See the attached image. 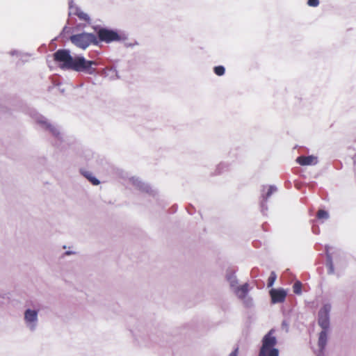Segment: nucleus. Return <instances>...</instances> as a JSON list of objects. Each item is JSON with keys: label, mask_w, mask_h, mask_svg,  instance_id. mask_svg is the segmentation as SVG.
<instances>
[{"label": "nucleus", "mask_w": 356, "mask_h": 356, "mask_svg": "<svg viewBox=\"0 0 356 356\" xmlns=\"http://www.w3.org/2000/svg\"><path fill=\"white\" fill-rule=\"evenodd\" d=\"M55 60L62 69L73 70L76 72H82L88 74L95 73L97 63L95 61L87 60L82 56L73 58L70 52L67 49L58 50L54 54Z\"/></svg>", "instance_id": "f257e3e1"}, {"label": "nucleus", "mask_w": 356, "mask_h": 356, "mask_svg": "<svg viewBox=\"0 0 356 356\" xmlns=\"http://www.w3.org/2000/svg\"><path fill=\"white\" fill-rule=\"evenodd\" d=\"M277 343L274 330H271L264 337L258 356H279V350L275 348Z\"/></svg>", "instance_id": "f03ea898"}, {"label": "nucleus", "mask_w": 356, "mask_h": 356, "mask_svg": "<svg viewBox=\"0 0 356 356\" xmlns=\"http://www.w3.org/2000/svg\"><path fill=\"white\" fill-rule=\"evenodd\" d=\"M31 116L42 128L49 131L56 138L63 140V134L57 125L50 123L44 116L35 111L32 112Z\"/></svg>", "instance_id": "7ed1b4c3"}, {"label": "nucleus", "mask_w": 356, "mask_h": 356, "mask_svg": "<svg viewBox=\"0 0 356 356\" xmlns=\"http://www.w3.org/2000/svg\"><path fill=\"white\" fill-rule=\"evenodd\" d=\"M70 40L76 47L83 49H86L90 44L97 42L95 35L88 33L72 35Z\"/></svg>", "instance_id": "20e7f679"}, {"label": "nucleus", "mask_w": 356, "mask_h": 356, "mask_svg": "<svg viewBox=\"0 0 356 356\" xmlns=\"http://www.w3.org/2000/svg\"><path fill=\"white\" fill-rule=\"evenodd\" d=\"M38 310L29 308L24 311V321L26 327L31 332L36 330L38 325Z\"/></svg>", "instance_id": "39448f33"}, {"label": "nucleus", "mask_w": 356, "mask_h": 356, "mask_svg": "<svg viewBox=\"0 0 356 356\" xmlns=\"http://www.w3.org/2000/svg\"><path fill=\"white\" fill-rule=\"evenodd\" d=\"M232 292L245 306L252 305V299L248 296L249 284L248 283L235 287Z\"/></svg>", "instance_id": "423d86ee"}, {"label": "nucleus", "mask_w": 356, "mask_h": 356, "mask_svg": "<svg viewBox=\"0 0 356 356\" xmlns=\"http://www.w3.org/2000/svg\"><path fill=\"white\" fill-rule=\"evenodd\" d=\"M331 305L325 304L318 312V324L323 330H327L330 325Z\"/></svg>", "instance_id": "0eeeda50"}, {"label": "nucleus", "mask_w": 356, "mask_h": 356, "mask_svg": "<svg viewBox=\"0 0 356 356\" xmlns=\"http://www.w3.org/2000/svg\"><path fill=\"white\" fill-rule=\"evenodd\" d=\"M97 33L99 40L107 43L121 39L120 35L116 31L107 29H100Z\"/></svg>", "instance_id": "6e6552de"}, {"label": "nucleus", "mask_w": 356, "mask_h": 356, "mask_svg": "<svg viewBox=\"0 0 356 356\" xmlns=\"http://www.w3.org/2000/svg\"><path fill=\"white\" fill-rule=\"evenodd\" d=\"M286 294V291L283 289H272L270 291L272 302L274 304L283 302Z\"/></svg>", "instance_id": "1a4fd4ad"}, {"label": "nucleus", "mask_w": 356, "mask_h": 356, "mask_svg": "<svg viewBox=\"0 0 356 356\" xmlns=\"http://www.w3.org/2000/svg\"><path fill=\"white\" fill-rule=\"evenodd\" d=\"M129 182L134 186L136 189L146 193H149L151 191V187L149 184L143 182L138 177H130L128 179Z\"/></svg>", "instance_id": "9d476101"}, {"label": "nucleus", "mask_w": 356, "mask_h": 356, "mask_svg": "<svg viewBox=\"0 0 356 356\" xmlns=\"http://www.w3.org/2000/svg\"><path fill=\"white\" fill-rule=\"evenodd\" d=\"M69 9H70V11H69V15H74L78 16V17L81 20H83V21L87 22H90V17H89V15L87 13H86L83 11H82L80 8H79L77 7H75V6H70V8Z\"/></svg>", "instance_id": "9b49d317"}, {"label": "nucleus", "mask_w": 356, "mask_h": 356, "mask_svg": "<svg viewBox=\"0 0 356 356\" xmlns=\"http://www.w3.org/2000/svg\"><path fill=\"white\" fill-rule=\"evenodd\" d=\"M296 161L301 165H312L317 163V157L314 156H299L297 158Z\"/></svg>", "instance_id": "f8f14e48"}, {"label": "nucleus", "mask_w": 356, "mask_h": 356, "mask_svg": "<svg viewBox=\"0 0 356 356\" xmlns=\"http://www.w3.org/2000/svg\"><path fill=\"white\" fill-rule=\"evenodd\" d=\"M327 342V330H323L319 334L318 346L319 352L323 353Z\"/></svg>", "instance_id": "ddd939ff"}, {"label": "nucleus", "mask_w": 356, "mask_h": 356, "mask_svg": "<svg viewBox=\"0 0 356 356\" xmlns=\"http://www.w3.org/2000/svg\"><path fill=\"white\" fill-rule=\"evenodd\" d=\"M226 279L229 284L232 291L235 287H238L239 286L238 284V279L234 272H228L226 275Z\"/></svg>", "instance_id": "4468645a"}, {"label": "nucleus", "mask_w": 356, "mask_h": 356, "mask_svg": "<svg viewBox=\"0 0 356 356\" xmlns=\"http://www.w3.org/2000/svg\"><path fill=\"white\" fill-rule=\"evenodd\" d=\"M83 175L95 186L99 184V181L90 172H86L83 173Z\"/></svg>", "instance_id": "2eb2a0df"}, {"label": "nucleus", "mask_w": 356, "mask_h": 356, "mask_svg": "<svg viewBox=\"0 0 356 356\" xmlns=\"http://www.w3.org/2000/svg\"><path fill=\"white\" fill-rule=\"evenodd\" d=\"M327 268H328V273L334 274V266L332 264V258L327 252Z\"/></svg>", "instance_id": "dca6fc26"}, {"label": "nucleus", "mask_w": 356, "mask_h": 356, "mask_svg": "<svg viewBox=\"0 0 356 356\" xmlns=\"http://www.w3.org/2000/svg\"><path fill=\"white\" fill-rule=\"evenodd\" d=\"M9 54L11 56H16L17 58H18L19 56H31V54H29V53L23 52V51H19V50H16V49L11 50L9 52Z\"/></svg>", "instance_id": "f3484780"}, {"label": "nucleus", "mask_w": 356, "mask_h": 356, "mask_svg": "<svg viewBox=\"0 0 356 356\" xmlns=\"http://www.w3.org/2000/svg\"><path fill=\"white\" fill-rule=\"evenodd\" d=\"M277 191V188L274 186H270L268 188V192L266 195H263V198L265 201H266L270 195Z\"/></svg>", "instance_id": "a211bd4d"}, {"label": "nucleus", "mask_w": 356, "mask_h": 356, "mask_svg": "<svg viewBox=\"0 0 356 356\" xmlns=\"http://www.w3.org/2000/svg\"><path fill=\"white\" fill-rule=\"evenodd\" d=\"M276 278H277V275H276L275 273L273 271L271 272L270 277H268V287H271L273 286V284L276 280Z\"/></svg>", "instance_id": "6ab92c4d"}, {"label": "nucleus", "mask_w": 356, "mask_h": 356, "mask_svg": "<svg viewBox=\"0 0 356 356\" xmlns=\"http://www.w3.org/2000/svg\"><path fill=\"white\" fill-rule=\"evenodd\" d=\"M225 69L223 66L219 65L214 67V72L218 76H222L225 74Z\"/></svg>", "instance_id": "aec40b11"}, {"label": "nucleus", "mask_w": 356, "mask_h": 356, "mask_svg": "<svg viewBox=\"0 0 356 356\" xmlns=\"http://www.w3.org/2000/svg\"><path fill=\"white\" fill-rule=\"evenodd\" d=\"M319 219L327 220L329 218V213L324 210H319L317 214Z\"/></svg>", "instance_id": "412c9836"}, {"label": "nucleus", "mask_w": 356, "mask_h": 356, "mask_svg": "<svg viewBox=\"0 0 356 356\" xmlns=\"http://www.w3.org/2000/svg\"><path fill=\"white\" fill-rule=\"evenodd\" d=\"M301 286H302L301 283L300 282L297 281L293 286V292L296 294H300L301 293Z\"/></svg>", "instance_id": "4be33fe9"}, {"label": "nucleus", "mask_w": 356, "mask_h": 356, "mask_svg": "<svg viewBox=\"0 0 356 356\" xmlns=\"http://www.w3.org/2000/svg\"><path fill=\"white\" fill-rule=\"evenodd\" d=\"M307 5L311 7H317L319 5V0H308Z\"/></svg>", "instance_id": "5701e85b"}, {"label": "nucleus", "mask_w": 356, "mask_h": 356, "mask_svg": "<svg viewBox=\"0 0 356 356\" xmlns=\"http://www.w3.org/2000/svg\"><path fill=\"white\" fill-rule=\"evenodd\" d=\"M30 57H31V56H19V57H18V58L24 62V61H27V60H28V59H29Z\"/></svg>", "instance_id": "b1692460"}, {"label": "nucleus", "mask_w": 356, "mask_h": 356, "mask_svg": "<svg viewBox=\"0 0 356 356\" xmlns=\"http://www.w3.org/2000/svg\"><path fill=\"white\" fill-rule=\"evenodd\" d=\"M238 355V348H236L234 351H232L229 356H237Z\"/></svg>", "instance_id": "393cba45"}]
</instances>
